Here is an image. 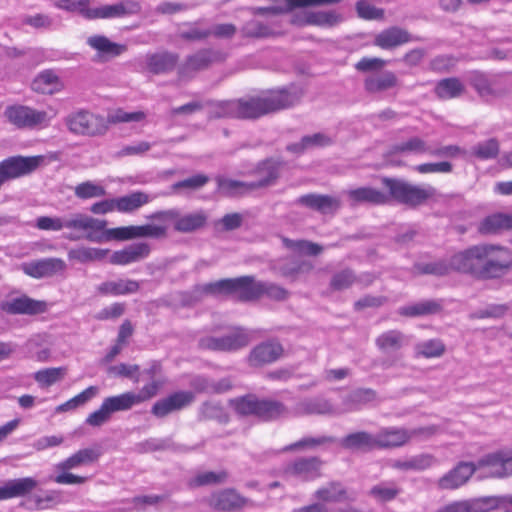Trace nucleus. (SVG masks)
Instances as JSON below:
<instances>
[{
    "label": "nucleus",
    "instance_id": "14",
    "mask_svg": "<svg viewBox=\"0 0 512 512\" xmlns=\"http://www.w3.org/2000/svg\"><path fill=\"white\" fill-rule=\"evenodd\" d=\"M409 342L408 336L398 329H390L379 334L375 339V345L385 355H393L394 359L384 362L385 367L394 365L400 351Z\"/></svg>",
    "mask_w": 512,
    "mask_h": 512
},
{
    "label": "nucleus",
    "instance_id": "21",
    "mask_svg": "<svg viewBox=\"0 0 512 512\" xmlns=\"http://www.w3.org/2000/svg\"><path fill=\"white\" fill-rule=\"evenodd\" d=\"M411 440V433L402 427H385L375 434L376 449H394L406 445Z\"/></svg>",
    "mask_w": 512,
    "mask_h": 512
},
{
    "label": "nucleus",
    "instance_id": "35",
    "mask_svg": "<svg viewBox=\"0 0 512 512\" xmlns=\"http://www.w3.org/2000/svg\"><path fill=\"white\" fill-rule=\"evenodd\" d=\"M340 445L352 452H369L376 449L375 435L364 430L355 431L341 438Z\"/></svg>",
    "mask_w": 512,
    "mask_h": 512
},
{
    "label": "nucleus",
    "instance_id": "41",
    "mask_svg": "<svg viewBox=\"0 0 512 512\" xmlns=\"http://www.w3.org/2000/svg\"><path fill=\"white\" fill-rule=\"evenodd\" d=\"M437 463L434 455L429 453H422L412 456L406 460H394L391 467L400 471H424Z\"/></svg>",
    "mask_w": 512,
    "mask_h": 512
},
{
    "label": "nucleus",
    "instance_id": "33",
    "mask_svg": "<svg viewBox=\"0 0 512 512\" xmlns=\"http://www.w3.org/2000/svg\"><path fill=\"white\" fill-rule=\"evenodd\" d=\"M469 83L475 89L477 94L485 99H495L505 95V90L498 88L495 82L480 71H473L469 74Z\"/></svg>",
    "mask_w": 512,
    "mask_h": 512
},
{
    "label": "nucleus",
    "instance_id": "44",
    "mask_svg": "<svg viewBox=\"0 0 512 512\" xmlns=\"http://www.w3.org/2000/svg\"><path fill=\"white\" fill-rule=\"evenodd\" d=\"M178 56L169 52L152 53L146 55L147 68L154 74H162L174 69Z\"/></svg>",
    "mask_w": 512,
    "mask_h": 512
},
{
    "label": "nucleus",
    "instance_id": "25",
    "mask_svg": "<svg viewBox=\"0 0 512 512\" xmlns=\"http://www.w3.org/2000/svg\"><path fill=\"white\" fill-rule=\"evenodd\" d=\"M194 400V395L191 392L180 391L176 392L164 399L154 403L151 412L158 418H163L168 414L180 410L188 406Z\"/></svg>",
    "mask_w": 512,
    "mask_h": 512
},
{
    "label": "nucleus",
    "instance_id": "22",
    "mask_svg": "<svg viewBox=\"0 0 512 512\" xmlns=\"http://www.w3.org/2000/svg\"><path fill=\"white\" fill-rule=\"evenodd\" d=\"M477 468H487L491 477H507L512 475V457L504 452L486 455L478 461Z\"/></svg>",
    "mask_w": 512,
    "mask_h": 512
},
{
    "label": "nucleus",
    "instance_id": "23",
    "mask_svg": "<svg viewBox=\"0 0 512 512\" xmlns=\"http://www.w3.org/2000/svg\"><path fill=\"white\" fill-rule=\"evenodd\" d=\"M86 43L97 52L99 61H108L127 51L126 45L112 42L108 37L99 34L89 36Z\"/></svg>",
    "mask_w": 512,
    "mask_h": 512
},
{
    "label": "nucleus",
    "instance_id": "50",
    "mask_svg": "<svg viewBox=\"0 0 512 512\" xmlns=\"http://www.w3.org/2000/svg\"><path fill=\"white\" fill-rule=\"evenodd\" d=\"M446 351L445 344L440 339H429L418 342L414 346L416 358H438Z\"/></svg>",
    "mask_w": 512,
    "mask_h": 512
},
{
    "label": "nucleus",
    "instance_id": "55",
    "mask_svg": "<svg viewBox=\"0 0 512 512\" xmlns=\"http://www.w3.org/2000/svg\"><path fill=\"white\" fill-rule=\"evenodd\" d=\"M243 37L247 38H268L275 35L273 29L256 19L247 21L241 28Z\"/></svg>",
    "mask_w": 512,
    "mask_h": 512
},
{
    "label": "nucleus",
    "instance_id": "51",
    "mask_svg": "<svg viewBox=\"0 0 512 512\" xmlns=\"http://www.w3.org/2000/svg\"><path fill=\"white\" fill-rule=\"evenodd\" d=\"M430 146L425 140L414 136L401 143L394 144L390 148L391 154L412 153V154H429Z\"/></svg>",
    "mask_w": 512,
    "mask_h": 512
},
{
    "label": "nucleus",
    "instance_id": "9",
    "mask_svg": "<svg viewBox=\"0 0 512 512\" xmlns=\"http://www.w3.org/2000/svg\"><path fill=\"white\" fill-rule=\"evenodd\" d=\"M150 219H169L173 221V228L180 233H193L203 229L208 222V214L204 210H195L181 214L176 209L156 212Z\"/></svg>",
    "mask_w": 512,
    "mask_h": 512
},
{
    "label": "nucleus",
    "instance_id": "17",
    "mask_svg": "<svg viewBox=\"0 0 512 512\" xmlns=\"http://www.w3.org/2000/svg\"><path fill=\"white\" fill-rule=\"evenodd\" d=\"M449 261L451 271L467 273L480 278V244L455 253Z\"/></svg>",
    "mask_w": 512,
    "mask_h": 512
},
{
    "label": "nucleus",
    "instance_id": "56",
    "mask_svg": "<svg viewBox=\"0 0 512 512\" xmlns=\"http://www.w3.org/2000/svg\"><path fill=\"white\" fill-rule=\"evenodd\" d=\"M107 250L91 247H81L71 249L68 252V258L70 260H76L80 263H87L96 260H101L106 256Z\"/></svg>",
    "mask_w": 512,
    "mask_h": 512
},
{
    "label": "nucleus",
    "instance_id": "61",
    "mask_svg": "<svg viewBox=\"0 0 512 512\" xmlns=\"http://www.w3.org/2000/svg\"><path fill=\"white\" fill-rule=\"evenodd\" d=\"M229 403L239 415L256 416L258 398L253 395L231 399Z\"/></svg>",
    "mask_w": 512,
    "mask_h": 512
},
{
    "label": "nucleus",
    "instance_id": "57",
    "mask_svg": "<svg viewBox=\"0 0 512 512\" xmlns=\"http://www.w3.org/2000/svg\"><path fill=\"white\" fill-rule=\"evenodd\" d=\"M99 392V389L97 386H89L84 391L79 393L78 395L74 396L73 398L69 399L65 403L59 405L56 408V412H66L73 409H76L77 407L84 405L88 401H90L92 398H94Z\"/></svg>",
    "mask_w": 512,
    "mask_h": 512
},
{
    "label": "nucleus",
    "instance_id": "37",
    "mask_svg": "<svg viewBox=\"0 0 512 512\" xmlns=\"http://www.w3.org/2000/svg\"><path fill=\"white\" fill-rule=\"evenodd\" d=\"M377 399V392L371 388H357L349 392L343 397V409L339 410L340 414L360 410L361 407L367 405Z\"/></svg>",
    "mask_w": 512,
    "mask_h": 512
},
{
    "label": "nucleus",
    "instance_id": "34",
    "mask_svg": "<svg viewBox=\"0 0 512 512\" xmlns=\"http://www.w3.org/2000/svg\"><path fill=\"white\" fill-rule=\"evenodd\" d=\"M2 310L10 314H38L46 310V303L27 296L12 298L2 303Z\"/></svg>",
    "mask_w": 512,
    "mask_h": 512
},
{
    "label": "nucleus",
    "instance_id": "59",
    "mask_svg": "<svg viewBox=\"0 0 512 512\" xmlns=\"http://www.w3.org/2000/svg\"><path fill=\"white\" fill-rule=\"evenodd\" d=\"M356 282V273L352 269L346 268L336 272L331 277L330 288L334 291H342L350 288L352 285L356 284Z\"/></svg>",
    "mask_w": 512,
    "mask_h": 512
},
{
    "label": "nucleus",
    "instance_id": "10",
    "mask_svg": "<svg viewBox=\"0 0 512 512\" xmlns=\"http://www.w3.org/2000/svg\"><path fill=\"white\" fill-rule=\"evenodd\" d=\"M44 157L12 156L0 162V175L6 181L20 178L34 172L43 162Z\"/></svg>",
    "mask_w": 512,
    "mask_h": 512
},
{
    "label": "nucleus",
    "instance_id": "40",
    "mask_svg": "<svg viewBox=\"0 0 512 512\" xmlns=\"http://www.w3.org/2000/svg\"><path fill=\"white\" fill-rule=\"evenodd\" d=\"M100 457V451L95 448L80 449L64 461L56 464V470H73L94 463Z\"/></svg>",
    "mask_w": 512,
    "mask_h": 512
},
{
    "label": "nucleus",
    "instance_id": "1",
    "mask_svg": "<svg viewBox=\"0 0 512 512\" xmlns=\"http://www.w3.org/2000/svg\"><path fill=\"white\" fill-rule=\"evenodd\" d=\"M304 90L291 85L269 90L262 95L235 99L236 119H257L267 114L289 109L301 102Z\"/></svg>",
    "mask_w": 512,
    "mask_h": 512
},
{
    "label": "nucleus",
    "instance_id": "38",
    "mask_svg": "<svg viewBox=\"0 0 512 512\" xmlns=\"http://www.w3.org/2000/svg\"><path fill=\"white\" fill-rule=\"evenodd\" d=\"M398 78L392 71H384L379 74H373L365 78L364 89L369 94H379L398 85Z\"/></svg>",
    "mask_w": 512,
    "mask_h": 512
},
{
    "label": "nucleus",
    "instance_id": "18",
    "mask_svg": "<svg viewBox=\"0 0 512 512\" xmlns=\"http://www.w3.org/2000/svg\"><path fill=\"white\" fill-rule=\"evenodd\" d=\"M477 466L473 462H459L437 481L441 490H455L465 485L475 473Z\"/></svg>",
    "mask_w": 512,
    "mask_h": 512
},
{
    "label": "nucleus",
    "instance_id": "30",
    "mask_svg": "<svg viewBox=\"0 0 512 512\" xmlns=\"http://www.w3.org/2000/svg\"><path fill=\"white\" fill-rule=\"evenodd\" d=\"M246 499L233 489H224L213 493L209 499V505L219 511L235 512L242 509Z\"/></svg>",
    "mask_w": 512,
    "mask_h": 512
},
{
    "label": "nucleus",
    "instance_id": "43",
    "mask_svg": "<svg viewBox=\"0 0 512 512\" xmlns=\"http://www.w3.org/2000/svg\"><path fill=\"white\" fill-rule=\"evenodd\" d=\"M507 229H512V214H492L478 225V232L482 235L497 234Z\"/></svg>",
    "mask_w": 512,
    "mask_h": 512
},
{
    "label": "nucleus",
    "instance_id": "12",
    "mask_svg": "<svg viewBox=\"0 0 512 512\" xmlns=\"http://www.w3.org/2000/svg\"><path fill=\"white\" fill-rule=\"evenodd\" d=\"M108 241H127L140 238H161L166 228L155 224L129 225L107 229Z\"/></svg>",
    "mask_w": 512,
    "mask_h": 512
},
{
    "label": "nucleus",
    "instance_id": "32",
    "mask_svg": "<svg viewBox=\"0 0 512 512\" xmlns=\"http://www.w3.org/2000/svg\"><path fill=\"white\" fill-rule=\"evenodd\" d=\"M282 354L283 347L280 343L268 341L253 348L248 360L251 366H262L276 361Z\"/></svg>",
    "mask_w": 512,
    "mask_h": 512
},
{
    "label": "nucleus",
    "instance_id": "7",
    "mask_svg": "<svg viewBox=\"0 0 512 512\" xmlns=\"http://www.w3.org/2000/svg\"><path fill=\"white\" fill-rule=\"evenodd\" d=\"M136 405L138 404L132 391L109 396L103 400L97 410L88 415L85 422L92 427H100L111 419L112 414L128 411Z\"/></svg>",
    "mask_w": 512,
    "mask_h": 512
},
{
    "label": "nucleus",
    "instance_id": "54",
    "mask_svg": "<svg viewBox=\"0 0 512 512\" xmlns=\"http://www.w3.org/2000/svg\"><path fill=\"white\" fill-rule=\"evenodd\" d=\"M106 193L104 186L94 181H84L74 187V195L82 200L104 197Z\"/></svg>",
    "mask_w": 512,
    "mask_h": 512
},
{
    "label": "nucleus",
    "instance_id": "11",
    "mask_svg": "<svg viewBox=\"0 0 512 512\" xmlns=\"http://www.w3.org/2000/svg\"><path fill=\"white\" fill-rule=\"evenodd\" d=\"M250 338L243 329H236L221 337L206 336L199 340V347L211 351L232 352L248 345Z\"/></svg>",
    "mask_w": 512,
    "mask_h": 512
},
{
    "label": "nucleus",
    "instance_id": "2",
    "mask_svg": "<svg viewBox=\"0 0 512 512\" xmlns=\"http://www.w3.org/2000/svg\"><path fill=\"white\" fill-rule=\"evenodd\" d=\"M261 281L252 276L222 279L202 286V292L211 295H236L241 301H250L261 297Z\"/></svg>",
    "mask_w": 512,
    "mask_h": 512
},
{
    "label": "nucleus",
    "instance_id": "19",
    "mask_svg": "<svg viewBox=\"0 0 512 512\" xmlns=\"http://www.w3.org/2000/svg\"><path fill=\"white\" fill-rule=\"evenodd\" d=\"M141 10L139 3L133 0H123L113 5H103L92 8L88 12V19H112L122 18L138 14Z\"/></svg>",
    "mask_w": 512,
    "mask_h": 512
},
{
    "label": "nucleus",
    "instance_id": "64",
    "mask_svg": "<svg viewBox=\"0 0 512 512\" xmlns=\"http://www.w3.org/2000/svg\"><path fill=\"white\" fill-rule=\"evenodd\" d=\"M291 512H363L362 509L353 506L346 505L343 507H338L334 509H329L327 505L324 503L317 502L310 503L308 505H304L298 508L293 509Z\"/></svg>",
    "mask_w": 512,
    "mask_h": 512
},
{
    "label": "nucleus",
    "instance_id": "39",
    "mask_svg": "<svg viewBox=\"0 0 512 512\" xmlns=\"http://www.w3.org/2000/svg\"><path fill=\"white\" fill-rule=\"evenodd\" d=\"M140 289V283L132 279H117L113 281H105L97 286L96 290L100 295L121 296L133 294Z\"/></svg>",
    "mask_w": 512,
    "mask_h": 512
},
{
    "label": "nucleus",
    "instance_id": "47",
    "mask_svg": "<svg viewBox=\"0 0 512 512\" xmlns=\"http://www.w3.org/2000/svg\"><path fill=\"white\" fill-rule=\"evenodd\" d=\"M32 89L41 94H53L62 89V83L54 71L45 70L33 80Z\"/></svg>",
    "mask_w": 512,
    "mask_h": 512
},
{
    "label": "nucleus",
    "instance_id": "58",
    "mask_svg": "<svg viewBox=\"0 0 512 512\" xmlns=\"http://www.w3.org/2000/svg\"><path fill=\"white\" fill-rule=\"evenodd\" d=\"M335 442L332 436L304 437L284 448V451L314 450L322 445Z\"/></svg>",
    "mask_w": 512,
    "mask_h": 512
},
{
    "label": "nucleus",
    "instance_id": "42",
    "mask_svg": "<svg viewBox=\"0 0 512 512\" xmlns=\"http://www.w3.org/2000/svg\"><path fill=\"white\" fill-rule=\"evenodd\" d=\"M289 414H291V411L280 401L258 399L256 416L262 420H276Z\"/></svg>",
    "mask_w": 512,
    "mask_h": 512
},
{
    "label": "nucleus",
    "instance_id": "8",
    "mask_svg": "<svg viewBox=\"0 0 512 512\" xmlns=\"http://www.w3.org/2000/svg\"><path fill=\"white\" fill-rule=\"evenodd\" d=\"M65 125L74 135L99 136L106 133L108 126L105 119L88 110H77L66 116Z\"/></svg>",
    "mask_w": 512,
    "mask_h": 512
},
{
    "label": "nucleus",
    "instance_id": "29",
    "mask_svg": "<svg viewBox=\"0 0 512 512\" xmlns=\"http://www.w3.org/2000/svg\"><path fill=\"white\" fill-rule=\"evenodd\" d=\"M410 41H412V36L406 29L391 26L376 34L373 43L381 49L392 50Z\"/></svg>",
    "mask_w": 512,
    "mask_h": 512
},
{
    "label": "nucleus",
    "instance_id": "63",
    "mask_svg": "<svg viewBox=\"0 0 512 512\" xmlns=\"http://www.w3.org/2000/svg\"><path fill=\"white\" fill-rule=\"evenodd\" d=\"M200 417L202 419H215L221 423H227L229 418L223 407L217 402H205L200 407Z\"/></svg>",
    "mask_w": 512,
    "mask_h": 512
},
{
    "label": "nucleus",
    "instance_id": "20",
    "mask_svg": "<svg viewBox=\"0 0 512 512\" xmlns=\"http://www.w3.org/2000/svg\"><path fill=\"white\" fill-rule=\"evenodd\" d=\"M65 269L66 263L60 258H45L21 264V270L36 279L52 277Z\"/></svg>",
    "mask_w": 512,
    "mask_h": 512
},
{
    "label": "nucleus",
    "instance_id": "6",
    "mask_svg": "<svg viewBox=\"0 0 512 512\" xmlns=\"http://www.w3.org/2000/svg\"><path fill=\"white\" fill-rule=\"evenodd\" d=\"M382 182L389 190V199L393 198L399 203L412 207L423 204L436 193L435 188L430 185L419 186L387 177L383 178Z\"/></svg>",
    "mask_w": 512,
    "mask_h": 512
},
{
    "label": "nucleus",
    "instance_id": "15",
    "mask_svg": "<svg viewBox=\"0 0 512 512\" xmlns=\"http://www.w3.org/2000/svg\"><path fill=\"white\" fill-rule=\"evenodd\" d=\"M224 59L225 54L219 50L201 49L187 57L179 67V74L182 77H189L193 73L207 69L211 64L221 62Z\"/></svg>",
    "mask_w": 512,
    "mask_h": 512
},
{
    "label": "nucleus",
    "instance_id": "27",
    "mask_svg": "<svg viewBox=\"0 0 512 512\" xmlns=\"http://www.w3.org/2000/svg\"><path fill=\"white\" fill-rule=\"evenodd\" d=\"M322 464V460L318 457L299 458L287 465L285 472L305 481L314 480L321 476Z\"/></svg>",
    "mask_w": 512,
    "mask_h": 512
},
{
    "label": "nucleus",
    "instance_id": "16",
    "mask_svg": "<svg viewBox=\"0 0 512 512\" xmlns=\"http://www.w3.org/2000/svg\"><path fill=\"white\" fill-rule=\"evenodd\" d=\"M291 414L295 417L308 415H340L337 409L329 399L324 397H307L298 401L291 410Z\"/></svg>",
    "mask_w": 512,
    "mask_h": 512
},
{
    "label": "nucleus",
    "instance_id": "13",
    "mask_svg": "<svg viewBox=\"0 0 512 512\" xmlns=\"http://www.w3.org/2000/svg\"><path fill=\"white\" fill-rule=\"evenodd\" d=\"M499 496H484L452 501L438 508L436 512H490L502 503Z\"/></svg>",
    "mask_w": 512,
    "mask_h": 512
},
{
    "label": "nucleus",
    "instance_id": "4",
    "mask_svg": "<svg viewBox=\"0 0 512 512\" xmlns=\"http://www.w3.org/2000/svg\"><path fill=\"white\" fill-rule=\"evenodd\" d=\"M106 225V220L93 218L80 213L65 217L63 222V228L75 231V233L67 236L68 239L79 240L85 238L95 243L108 241Z\"/></svg>",
    "mask_w": 512,
    "mask_h": 512
},
{
    "label": "nucleus",
    "instance_id": "62",
    "mask_svg": "<svg viewBox=\"0 0 512 512\" xmlns=\"http://www.w3.org/2000/svg\"><path fill=\"white\" fill-rule=\"evenodd\" d=\"M66 374V369L63 367H53L39 370L35 373L34 379L42 386H51L60 381Z\"/></svg>",
    "mask_w": 512,
    "mask_h": 512
},
{
    "label": "nucleus",
    "instance_id": "60",
    "mask_svg": "<svg viewBox=\"0 0 512 512\" xmlns=\"http://www.w3.org/2000/svg\"><path fill=\"white\" fill-rule=\"evenodd\" d=\"M400 491V488L396 484L382 482L371 488L370 495L377 501L388 502L395 499Z\"/></svg>",
    "mask_w": 512,
    "mask_h": 512
},
{
    "label": "nucleus",
    "instance_id": "31",
    "mask_svg": "<svg viewBox=\"0 0 512 512\" xmlns=\"http://www.w3.org/2000/svg\"><path fill=\"white\" fill-rule=\"evenodd\" d=\"M313 497L320 503H339L354 500L347 488L339 481H330L322 485L313 493Z\"/></svg>",
    "mask_w": 512,
    "mask_h": 512
},
{
    "label": "nucleus",
    "instance_id": "45",
    "mask_svg": "<svg viewBox=\"0 0 512 512\" xmlns=\"http://www.w3.org/2000/svg\"><path fill=\"white\" fill-rule=\"evenodd\" d=\"M441 311V304L436 300H425L400 307L398 314L404 317L414 318L437 314Z\"/></svg>",
    "mask_w": 512,
    "mask_h": 512
},
{
    "label": "nucleus",
    "instance_id": "26",
    "mask_svg": "<svg viewBox=\"0 0 512 512\" xmlns=\"http://www.w3.org/2000/svg\"><path fill=\"white\" fill-rule=\"evenodd\" d=\"M350 206L360 204L384 205L389 202V195L372 187H358L344 191Z\"/></svg>",
    "mask_w": 512,
    "mask_h": 512
},
{
    "label": "nucleus",
    "instance_id": "24",
    "mask_svg": "<svg viewBox=\"0 0 512 512\" xmlns=\"http://www.w3.org/2000/svg\"><path fill=\"white\" fill-rule=\"evenodd\" d=\"M296 203L322 214H334L341 207L339 198L316 193L302 195L296 200Z\"/></svg>",
    "mask_w": 512,
    "mask_h": 512
},
{
    "label": "nucleus",
    "instance_id": "36",
    "mask_svg": "<svg viewBox=\"0 0 512 512\" xmlns=\"http://www.w3.org/2000/svg\"><path fill=\"white\" fill-rule=\"evenodd\" d=\"M37 486V480L32 477L9 480L0 486V500L26 496Z\"/></svg>",
    "mask_w": 512,
    "mask_h": 512
},
{
    "label": "nucleus",
    "instance_id": "49",
    "mask_svg": "<svg viewBox=\"0 0 512 512\" xmlns=\"http://www.w3.org/2000/svg\"><path fill=\"white\" fill-rule=\"evenodd\" d=\"M280 163L274 160H266L258 167L260 179L250 183L251 188H260L270 186L275 183L279 177Z\"/></svg>",
    "mask_w": 512,
    "mask_h": 512
},
{
    "label": "nucleus",
    "instance_id": "52",
    "mask_svg": "<svg viewBox=\"0 0 512 512\" xmlns=\"http://www.w3.org/2000/svg\"><path fill=\"white\" fill-rule=\"evenodd\" d=\"M227 478L228 473L225 470H220L217 472H200L188 480V486L190 488H198L202 486L223 484L226 482Z\"/></svg>",
    "mask_w": 512,
    "mask_h": 512
},
{
    "label": "nucleus",
    "instance_id": "3",
    "mask_svg": "<svg viewBox=\"0 0 512 512\" xmlns=\"http://www.w3.org/2000/svg\"><path fill=\"white\" fill-rule=\"evenodd\" d=\"M480 279H497L512 269L510 249L494 244H480Z\"/></svg>",
    "mask_w": 512,
    "mask_h": 512
},
{
    "label": "nucleus",
    "instance_id": "53",
    "mask_svg": "<svg viewBox=\"0 0 512 512\" xmlns=\"http://www.w3.org/2000/svg\"><path fill=\"white\" fill-rule=\"evenodd\" d=\"M209 107V117L212 119L219 118H236V105L234 100L211 101L207 102Z\"/></svg>",
    "mask_w": 512,
    "mask_h": 512
},
{
    "label": "nucleus",
    "instance_id": "48",
    "mask_svg": "<svg viewBox=\"0 0 512 512\" xmlns=\"http://www.w3.org/2000/svg\"><path fill=\"white\" fill-rule=\"evenodd\" d=\"M151 197L143 191H135L128 195L117 197L116 208L120 213H132L148 204Z\"/></svg>",
    "mask_w": 512,
    "mask_h": 512
},
{
    "label": "nucleus",
    "instance_id": "46",
    "mask_svg": "<svg viewBox=\"0 0 512 512\" xmlns=\"http://www.w3.org/2000/svg\"><path fill=\"white\" fill-rule=\"evenodd\" d=\"M465 86L456 77L445 78L437 82L434 93L441 100H450L462 96Z\"/></svg>",
    "mask_w": 512,
    "mask_h": 512
},
{
    "label": "nucleus",
    "instance_id": "28",
    "mask_svg": "<svg viewBox=\"0 0 512 512\" xmlns=\"http://www.w3.org/2000/svg\"><path fill=\"white\" fill-rule=\"evenodd\" d=\"M150 252V244L137 242L113 252L110 257V262L114 265H129L146 259Z\"/></svg>",
    "mask_w": 512,
    "mask_h": 512
},
{
    "label": "nucleus",
    "instance_id": "5",
    "mask_svg": "<svg viewBox=\"0 0 512 512\" xmlns=\"http://www.w3.org/2000/svg\"><path fill=\"white\" fill-rule=\"evenodd\" d=\"M4 117L13 126L18 129H34L36 127H46L57 115L53 108L49 110H37L26 105H9L5 108Z\"/></svg>",
    "mask_w": 512,
    "mask_h": 512
}]
</instances>
